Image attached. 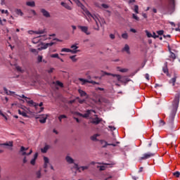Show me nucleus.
Wrapping results in <instances>:
<instances>
[{
    "mask_svg": "<svg viewBox=\"0 0 180 180\" xmlns=\"http://www.w3.org/2000/svg\"><path fill=\"white\" fill-rule=\"evenodd\" d=\"M65 160L68 164H74V159H72L70 155H67Z\"/></svg>",
    "mask_w": 180,
    "mask_h": 180,
    "instance_id": "21",
    "label": "nucleus"
},
{
    "mask_svg": "<svg viewBox=\"0 0 180 180\" xmlns=\"http://www.w3.org/2000/svg\"><path fill=\"white\" fill-rule=\"evenodd\" d=\"M95 116L96 117L92 119L91 123H94V124H99V123H101L102 120L98 117V115H95Z\"/></svg>",
    "mask_w": 180,
    "mask_h": 180,
    "instance_id": "17",
    "label": "nucleus"
},
{
    "mask_svg": "<svg viewBox=\"0 0 180 180\" xmlns=\"http://www.w3.org/2000/svg\"><path fill=\"white\" fill-rule=\"evenodd\" d=\"M46 31L44 30H39L37 31H34L35 34H44Z\"/></svg>",
    "mask_w": 180,
    "mask_h": 180,
    "instance_id": "32",
    "label": "nucleus"
},
{
    "mask_svg": "<svg viewBox=\"0 0 180 180\" xmlns=\"http://www.w3.org/2000/svg\"><path fill=\"white\" fill-rule=\"evenodd\" d=\"M179 105V94H176L172 103V110L169 116L168 122L170 124L174 123V119L175 118V115H176V110H178V106Z\"/></svg>",
    "mask_w": 180,
    "mask_h": 180,
    "instance_id": "2",
    "label": "nucleus"
},
{
    "mask_svg": "<svg viewBox=\"0 0 180 180\" xmlns=\"http://www.w3.org/2000/svg\"><path fill=\"white\" fill-rule=\"evenodd\" d=\"M85 13L87 16V20H94L96 26L94 27L95 30H99V26H102V25H105V19L101 18V16L98 14H92L91 12L86 11Z\"/></svg>",
    "mask_w": 180,
    "mask_h": 180,
    "instance_id": "1",
    "label": "nucleus"
},
{
    "mask_svg": "<svg viewBox=\"0 0 180 180\" xmlns=\"http://www.w3.org/2000/svg\"><path fill=\"white\" fill-rule=\"evenodd\" d=\"M101 135L99 134H96L90 137L91 140L92 141H98V137H99Z\"/></svg>",
    "mask_w": 180,
    "mask_h": 180,
    "instance_id": "22",
    "label": "nucleus"
},
{
    "mask_svg": "<svg viewBox=\"0 0 180 180\" xmlns=\"http://www.w3.org/2000/svg\"><path fill=\"white\" fill-rule=\"evenodd\" d=\"M63 119H67V115H61L58 117V120L61 123Z\"/></svg>",
    "mask_w": 180,
    "mask_h": 180,
    "instance_id": "36",
    "label": "nucleus"
},
{
    "mask_svg": "<svg viewBox=\"0 0 180 180\" xmlns=\"http://www.w3.org/2000/svg\"><path fill=\"white\" fill-rule=\"evenodd\" d=\"M40 41V37H37L32 39V43L36 44V43H39Z\"/></svg>",
    "mask_w": 180,
    "mask_h": 180,
    "instance_id": "35",
    "label": "nucleus"
},
{
    "mask_svg": "<svg viewBox=\"0 0 180 180\" xmlns=\"http://www.w3.org/2000/svg\"><path fill=\"white\" fill-rule=\"evenodd\" d=\"M38 156H39V153H36L34 155V158L32 160H31V161H30L31 165H34V164H36V160H37Z\"/></svg>",
    "mask_w": 180,
    "mask_h": 180,
    "instance_id": "19",
    "label": "nucleus"
},
{
    "mask_svg": "<svg viewBox=\"0 0 180 180\" xmlns=\"http://www.w3.org/2000/svg\"><path fill=\"white\" fill-rule=\"evenodd\" d=\"M108 127L110 128L111 131H113L114 130H116V127H115L114 126L110 125V126H108Z\"/></svg>",
    "mask_w": 180,
    "mask_h": 180,
    "instance_id": "55",
    "label": "nucleus"
},
{
    "mask_svg": "<svg viewBox=\"0 0 180 180\" xmlns=\"http://www.w3.org/2000/svg\"><path fill=\"white\" fill-rule=\"evenodd\" d=\"M70 4H72V1L71 0H68ZM74 2H75V4H77V5H78L80 8H82V6H84V5H82V3L81 1H79V0H73Z\"/></svg>",
    "mask_w": 180,
    "mask_h": 180,
    "instance_id": "27",
    "label": "nucleus"
},
{
    "mask_svg": "<svg viewBox=\"0 0 180 180\" xmlns=\"http://www.w3.org/2000/svg\"><path fill=\"white\" fill-rule=\"evenodd\" d=\"M176 82V76H174L173 78L170 79L169 83L172 84V86H174Z\"/></svg>",
    "mask_w": 180,
    "mask_h": 180,
    "instance_id": "31",
    "label": "nucleus"
},
{
    "mask_svg": "<svg viewBox=\"0 0 180 180\" xmlns=\"http://www.w3.org/2000/svg\"><path fill=\"white\" fill-rule=\"evenodd\" d=\"M44 168H47V167L49 166V163L50 162L49 158L44 156Z\"/></svg>",
    "mask_w": 180,
    "mask_h": 180,
    "instance_id": "20",
    "label": "nucleus"
},
{
    "mask_svg": "<svg viewBox=\"0 0 180 180\" xmlns=\"http://www.w3.org/2000/svg\"><path fill=\"white\" fill-rule=\"evenodd\" d=\"M48 115H41L39 117H36V119H39L40 123H46V120H47Z\"/></svg>",
    "mask_w": 180,
    "mask_h": 180,
    "instance_id": "10",
    "label": "nucleus"
},
{
    "mask_svg": "<svg viewBox=\"0 0 180 180\" xmlns=\"http://www.w3.org/2000/svg\"><path fill=\"white\" fill-rule=\"evenodd\" d=\"M60 5H62V6H63L64 8H65L66 9H68V11H71L72 8H71V6H70V5H68L67 3L65 2H61Z\"/></svg>",
    "mask_w": 180,
    "mask_h": 180,
    "instance_id": "24",
    "label": "nucleus"
},
{
    "mask_svg": "<svg viewBox=\"0 0 180 180\" xmlns=\"http://www.w3.org/2000/svg\"><path fill=\"white\" fill-rule=\"evenodd\" d=\"M30 51L32 53H34V54H37L39 53V51L36 49H30Z\"/></svg>",
    "mask_w": 180,
    "mask_h": 180,
    "instance_id": "48",
    "label": "nucleus"
},
{
    "mask_svg": "<svg viewBox=\"0 0 180 180\" xmlns=\"http://www.w3.org/2000/svg\"><path fill=\"white\" fill-rule=\"evenodd\" d=\"M110 39H112V40H113L115 39V34H110Z\"/></svg>",
    "mask_w": 180,
    "mask_h": 180,
    "instance_id": "64",
    "label": "nucleus"
},
{
    "mask_svg": "<svg viewBox=\"0 0 180 180\" xmlns=\"http://www.w3.org/2000/svg\"><path fill=\"white\" fill-rule=\"evenodd\" d=\"M134 11L135 12V13H139V6H134Z\"/></svg>",
    "mask_w": 180,
    "mask_h": 180,
    "instance_id": "47",
    "label": "nucleus"
},
{
    "mask_svg": "<svg viewBox=\"0 0 180 180\" xmlns=\"http://www.w3.org/2000/svg\"><path fill=\"white\" fill-rule=\"evenodd\" d=\"M4 91L6 92L7 95H12L13 94H14L13 91H8L6 89V88H4Z\"/></svg>",
    "mask_w": 180,
    "mask_h": 180,
    "instance_id": "40",
    "label": "nucleus"
},
{
    "mask_svg": "<svg viewBox=\"0 0 180 180\" xmlns=\"http://www.w3.org/2000/svg\"><path fill=\"white\" fill-rule=\"evenodd\" d=\"M29 150V148H25L24 146H21L20 150V154H21V155H30V154H32V153H33V150L32 149H30V153H26V151H27Z\"/></svg>",
    "mask_w": 180,
    "mask_h": 180,
    "instance_id": "5",
    "label": "nucleus"
},
{
    "mask_svg": "<svg viewBox=\"0 0 180 180\" xmlns=\"http://www.w3.org/2000/svg\"><path fill=\"white\" fill-rule=\"evenodd\" d=\"M78 92L82 98H86V99H88V94L86 92L84 91L81 89H78Z\"/></svg>",
    "mask_w": 180,
    "mask_h": 180,
    "instance_id": "16",
    "label": "nucleus"
},
{
    "mask_svg": "<svg viewBox=\"0 0 180 180\" xmlns=\"http://www.w3.org/2000/svg\"><path fill=\"white\" fill-rule=\"evenodd\" d=\"M164 124H165V122H164V120H160V123H159V126L160 127L164 126Z\"/></svg>",
    "mask_w": 180,
    "mask_h": 180,
    "instance_id": "53",
    "label": "nucleus"
},
{
    "mask_svg": "<svg viewBox=\"0 0 180 180\" xmlns=\"http://www.w3.org/2000/svg\"><path fill=\"white\" fill-rule=\"evenodd\" d=\"M75 57H77V56H75V55L70 56V60H72V61H73V63H76V61L77 60Z\"/></svg>",
    "mask_w": 180,
    "mask_h": 180,
    "instance_id": "42",
    "label": "nucleus"
},
{
    "mask_svg": "<svg viewBox=\"0 0 180 180\" xmlns=\"http://www.w3.org/2000/svg\"><path fill=\"white\" fill-rule=\"evenodd\" d=\"M39 41H45V40H47L48 39H51V38L47 37L46 35L39 36Z\"/></svg>",
    "mask_w": 180,
    "mask_h": 180,
    "instance_id": "30",
    "label": "nucleus"
},
{
    "mask_svg": "<svg viewBox=\"0 0 180 180\" xmlns=\"http://www.w3.org/2000/svg\"><path fill=\"white\" fill-rule=\"evenodd\" d=\"M41 13H42L43 16H44V18H51V15L50 13H49V11H47L46 9L42 8L41 9Z\"/></svg>",
    "mask_w": 180,
    "mask_h": 180,
    "instance_id": "15",
    "label": "nucleus"
},
{
    "mask_svg": "<svg viewBox=\"0 0 180 180\" xmlns=\"http://www.w3.org/2000/svg\"><path fill=\"white\" fill-rule=\"evenodd\" d=\"M77 171L81 172V171H85L89 168V165L79 167L78 165H75Z\"/></svg>",
    "mask_w": 180,
    "mask_h": 180,
    "instance_id": "11",
    "label": "nucleus"
},
{
    "mask_svg": "<svg viewBox=\"0 0 180 180\" xmlns=\"http://www.w3.org/2000/svg\"><path fill=\"white\" fill-rule=\"evenodd\" d=\"M162 71L167 75L169 74V72H168V62L165 63L164 67L162 68Z\"/></svg>",
    "mask_w": 180,
    "mask_h": 180,
    "instance_id": "18",
    "label": "nucleus"
},
{
    "mask_svg": "<svg viewBox=\"0 0 180 180\" xmlns=\"http://www.w3.org/2000/svg\"><path fill=\"white\" fill-rule=\"evenodd\" d=\"M29 13H30V15H33L34 16H36V15H37V13H36V11H35L34 10H30V11H29Z\"/></svg>",
    "mask_w": 180,
    "mask_h": 180,
    "instance_id": "45",
    "label": "nucleus"
},
{
    "mask_svg": "<svg viewBox=\"0 0 180 180\" xmlns=\"http://www.w3.org/2000/svg\"><path fill=\"white\" fill-rule=\"evenodd\" d=\"M173 175L176 176V178H179L180 172H175L173 173Z\"/></svg>",
    "mask_w": 180,
    "mask_h": 180,
    "instance_id": "50",
    "label": "nucleus"
},
{
    "mask_svg": "<svg viewBox=\"0 0 180 180\" xmlns=\"http://www.w3.org/2000/svg\"><path fill=\"white\" fill-rule=\"evenodd\" d=\"M70 48L72 49H70V53H72V54H77V53L79 51V50H77V49H78V46L75 44L72 45Z\"/></svg>",
    "mask_w": 180,
    "mask_h": 180,
    "instance_id": "14",
    "label": "nucleus"
},
{
    "mask_svg": "<svg viewBox=\"0 0 180 180\" xmlns=\"http://www.w3.org/2000/svg\"><path fill=\"white\" fill-rule=\"evenodd\" d=\"M19 115H21L23 117H27V113L25 110H18Z\"/></svg>",
    "mask_w": 180,
    "mask_h": 180,
    "instance_id": "29",
    "label": "nucleus"
},
{
    "mask_svg": "<svg viewBox=\"0 0 180 180\" xmlns=\"http://www.w3.org/2000/svg\"><path fill=\"white\" fill-rule=\"evenodd\" d=\"M26 6H31L32 8L36 6V3H34V1H27L26 2Z\"/></svg>",
    "mask_w": 180,
    "mask_h": 180,
    "instance_id": "28",
    "label": "nucleus"
},
{
    "mask_svg": "<svg viewBox=\"0 0 180 180\" xmlns=\"http://www.w3.org/2000/svg\"><path fill=\"white\" fill-rule=\"evenodd\" d=\"M16 70L20 72H23V70H22V68L20 66H16Z\"/></svg>",
    "mask_w": 180,
    "mask_h": 180,
    "instance_id": "52",
    "label": "nucleus"
},
{
    "mask_svg": "<svg viewBox=\"0 0 180 180\" xmlns=\"http://www.w3.org/2000/svg\"><path fill=\"white\" fill-rule=\"evenodd\" d=\"M78 28L80 29V30H82V32L83 33H85V34H86L87 36H89V34H91V31L88 30V27L79 25Z\"/></svg>",
    "mask_w": 180,
    "mask_h": 180,
    "instance_id": "6",
    "label": "nucleus"
},
{
    "mask_svg": "<svg viewBox=\"0 0 180 180\" xmlns=\"http://www.w3.org/2000/svg\"><path fill=\"white\" fill-rule=\"evenodd\" d=\"M51 58H60V56H58V53L51 54L50 56Z\"/></svg>",
    "mask_w": 180,
    "mask_h": 180,
    "instance_id": "41",
    "label": "nucleus"
},
{
    "mask_svg": "<svg viewBox=\"0 0 180 180\" xmlns=\"http://www.w3.org/2000/svg\"><path fill=\"white\" fill-rule=\"evenodd\" d=\"M79 81L82 82V85H85L86 84H93L94 85H95L96 84H98L94 81H89L88 79H85L82 78H79Z\"/></svg>",
    "mask_w": 180,
    "mask_h": 180,
    "instance_id": "9",
    "label": "nucleus"
},
{
    "mask_svg": "<svg viewBox=\"0 0 180 180\" xmlns=\"http://www.w3.org/2000/svg\"><path fill=\"white\" fill-rule=\"evenodd\" d=\"M132 16H133V18L135 19V20H140V18H139L137 17V15H135V14H132Z\"/></svg>",
    "mask_w": 180,
    "mask_h": 180,
    "instance_id": "58",
    "label": "nucleus"
},
{
    "mask_svg": "<svg viewBox=\"0 0 180 180\" xmlns=\"http://www.w3.org/2000/svg\"><path fill=\"white\" fill-rule=\"evenodd\" d=\"M0 115L1 116H2L3 117H4V119H6V120H8V117H6V115H4L3 113H2V111L0 110Z\"/></svg>",
    "mask_w": 180,
    "mask_h": 180,
    "instance_id": "59",
    "label": "nucleus"
},
{
    "mask_svg": "<svg viewBox=\"0 0 180 180\" xmlns=\"http://www.w3.org/2000/svg\"><path fill=\"white\" fill-rule=\"evenodd\" d=\"M61 51L63 53H71V49H67V48H63L61 49Z\"/></svg>",
    "mask_w": 180,
    "mask_h": 180,
    "instance_id": "39",
    "label": "nucleus"
},
{
    "mask_svg": "<svg viewBox=\"0 0 180 180\" xmlns=\"http://www.w3.org/2000/svg\"><path fill=\"white\" fill-rule=\"evenodd\" d=\"M169 4L172 5L173 8L175 7V0H169Z\"/></svg>",
    "mask_w": 180,
    "mask_h": 180,
    "instance_id": "46",
    "label": "nucleus"
},
{
    "mask_svg": "<svg viewBox=\"0 0 180 180\" xmlns=\"http://www.w3.org/2000/svg\"><path fill=\"white\" fill-rule=\"evenodd\" d=\"M91 113H96V112L94 110H88L84 114H81L79 112H75V115H76L77 116H81L82 117H89V116H91Z\"/></svg>",
    "mask_w": 180,
    "mask_h": 180,
    "instance_id": "4",
    "label": "nucleus"
},
{
    "mask_svg": "<svg viewBox=\"0 0 180 180\" xmlns=\"http://www.w3.org/2000/svg\"><path fill=\"white\" fill-rule=\"evenodd\" d=\"M122 39H125V40H127V39H129V34H127V33H124L122 34Z\"/></svg>",
    "mask_w": 180,
    "mask_h": 180,
    "instance_id": "43",
    "label": "nucleus"
},
{
    "mask_svg": "<svg viewBox=\"0 0 180 180\" xmlns=\"http://www.w3.org/2000/svg\"><path fill=\"white\" fill-rule=\"evenodd\" d=\"M169 50L170 51L169 58H172V60H175L176 58V56H175V53H172V51H171L170 48H169Z\"/></svg>",
    "mask_w": 180,
    "mask_h": 180,
    "instance_id": "33",
    "label": "nucleus"
},
{
    "mask_svg": "<svg viewBox=\"0 0 180 180\" xmlns=\"http://www.w3.org/2000/svg\"><path fill=\"white\" fill-rule=\"evenodd\" d=\"M36 175H37V178H41V172L40 171L37 172Z\"/></svg>",
    "mask_w": 180,
    "mask_h": 180,
    "instance_id": "49",
    "label": "nucleus"
},
{
    "mask_svg": "<svg viewBox=\"0 0 180 180\" xmlns=\"http://www.w3.org/2000/svg\"><path fill=\"white\" fill-rule=\"evenodd\" d=\"M117 70L120 71V72H127V71H129V70L126 68H117Z\"/></svg>",
    "mask_w": 180,
    "mask_h": 180,
    "instance_id": "37",
    "label": "nucleus"
},
{
    "mask_svg": "<svg viewBox=\"0 0 180 180\" xmlns=\"http://www.w3.org/2000/svg\"><path fill=\"white\" fill-rule=\"evenodd\" d=\"M77 99H78V102L79 103H85V102H86V98H83V99H81L79 98V97H77Z\"/></svg>",
    "mask_w": 180,
    "mask_h": 180,
    "instance_id": "38",
    "label": "nucleus"
},
{
    "mask_svg": "<svg viewBox=\"0 0 180 180\" xmlns=\"http://www.w3.org/2000/svg\"><path fill=\"white\" fill-rule=\"evenodd\" d=\"M37 61L38 63H41V61H43V56H39L37 58Z\"/></svg>",
    "mask_w": 180,
    "mask_h": 180,
    "instance_id": "51",
    "label": "nucleus"
},
{
    "mask_svg": "<svg viewBox=\"0 0 180 180\" xmlns=\"http://www.w3.org/2000/svg\"><path fill=\"white\" fill-rule=\"evenodd\" d=\"M152 37H153V39H158V37H159V36L155 34V32H153Z\"/></svg>",
    "mask_w": 180,
    "mask_h": 180,
    "instance_id": "60",
    "label": "nucleus"
},
{
    "mask_svg": "<svg viewBox=\"0 0 180 180\" xmlns=\"http://www.w3.org/2000/svg\"><path fill=\"white\" fill-rule=\"evenodd\" d=\"M53 44H56V42H50L46 44H42L41 46L38 49L39 51L40 50H46V49H48L49 47H51V46H53Z\"/></svg>",
    "mask_w": 180,
    "mask_h": 180,
    "instance_id": "7",
    "label": "nucleus"
},
{
    "mask_svg": "<svg viewBox=\"0 0 180 180\" xmlns=\"http://www.w3.org/2000/svg\"><path fill=\"white\" fill-rule=\"evenodd\" d=\"M56 84L58 85V86H63V84L60 81H57Z\"/></svg>",
    "mask_w": 180,
    "mask_h": 180,
    "instance_id": "62",
    "label": "nucleus"
},
{
    "mask_svg": "<svg viewBox=\"0 0 180 180\" xmlns=\"http://www.w3.org/2000/svg\"><path fill=\"white\" fill-rule=\"evenodd\" d=\"M1 13H6L8 15V10H1Z\"/></svg>",
    "mask_w": 180,
    "mask_h": 180,
    "instance_id": "63",
    "label": "nucleus"
},
{
    "mask_svg": "<svg viewBox=\"0 0 180 180\" xmlns=\"http://www.w3.org/2000/svg\"><path fill=\"white\" fill-rule=\"evenodd\" d=\"M154 155H155V154L151 153H145L139 158V160L141 161L143 160H148V158H151V157H154Z\"/></svg>",
    "mask_w": 180,
    "mask_h": 180,
    "instance_id": "8",
    "label": "nucleus"
},
{
    "mask_svg": "<svg viewBox=\"0 0 180 180\" xmlns=\"http://www.w3.org/2000/svg\"><path fill=\"white\" fill-rule=\"evenodd\" d=\"M53 71H54V68H51L48 70V72H49V74H51V72H53Z\"/></svg>",
    "mask_w": 180,
    "mask_h": 180,
    "instance_id": "61",
    "label": "nucleus"
},
{
    "mask_svg": "<svg viewBox=\"0 0 180 180\" xmlns=\"http://www.w3.org/2000/svg\"><path fill=\"white\" fill-rule=\"evenodd\" d=\"M50 146L46 145L43 148L41 149V153H46L49 151Z\"/></svg>",
    "mask_w": 180,
    "mask_h": 180,
    "instance_id": "26",
    "label": "nucleus"
},
{
    "mask_svg": "<svg viewBox=\"0 0 180 180\" xmlns=\"http://www.w3.org/2000/svg\"><path fill=\"white\" fill-rule=\"evenodd\" d=\"M15 12L17 15L22 16L23 15V12H22V10L17 8L15 10Z\"/></svg>",
    "mask_w": 180,
    "mask_h": 180,
    "instance_id": "34",
    "label": "nucleus"
},
{
    "mask_svg": "<svg viewBox=\"0 0 180 180\" xmlns=\"http://www.w3.org/2000/svg\"><path fill=\"white\" fill-rule=\"evenodd\" d=\"M157 33L159 36H162V34H164V30H159Z\"/></svg>",
    "mask_w": 180,
    "mask_h": 180,
    "instance_id": "54",
    "label": "nucleus"
},
{
    "mask_svg": "<svg viewBox=\"0 0 180 180\" xmlns=\"http://www.w3.org/2000/svg\"><path fill=\"white\" fill-rule=\"evenodd\" d=\"M25 102H27V103H28V105H30L31 106H34L35 109H37V107L39 106V103H34L33 100L27 99Z\"/></svg>",
    "mask_w": 180,
    "mask_h": 180,
    "instance_id": "12",
    "label": "nucleus"
},
{
    "mask_svg": "<svg viewBox=\"0 0 180 180\" xmlns=\"http://www.w3.org/2000/svg\"><path fill=\"white\" fill-rule=\"evenodd\" d=\"M100 171H105L106 169V167L105 166H100Z\"/></svg>",
    "mask_w": 180,
    "mask_h": 180,
    "instance_id": "57",
    "label": "nucleus"
},
{
    "mask_svg": "<svg viewBox=\"0 0 180 180\" xmlns=\"http://www.w3.org/2000/svg\"><path fill=\"white\" fill-rule=\"evenodd\" d=\"M122 51H126L127 54H130V46L129 45L125 44L124 47L122 49Z\"/></svg>",
    "mask_w": 180,
    "mask_h": 180,
    "instance_id": "25",
    "label": "nucleus"
},
{
    "mask_svg": "<svg viewBox=\"0 0 180 180\" xmlns=\"http://www.w3.org/2000/svg\"><path fill=\"white\" fill-rule=\"evenodd\" d=\"M112 77H113L114 82H116L117 81L118 82H122V84H127L130 79L126 77H122L120 75H112Z\"/></svg>",
    "mask_w": 180,
    "mask_h": 180,
    "instance_id": "3",
    "label": "nucleus"
},
{
    "mask_svg": "<svg viewBox=\"0 0 180 180\" xmlns=\"http://www.w3.org/2000/svg\"><path fill=\"white\" fill-rule=\"evenodd\" d=\"M0 146H6V147H13V142L9 141L4 143H0Z\"/></svg>",
    "mask_w": 180,
    "mask_h": 180,
    "instance_id": "23",
    "label": "nucleus"
},
{
    "mask_svg": "<svg viewBox=\"0 0 180 180\" xmlns=\"http://www.w3.org/2000/svg\"><path fill=\"white\" fill-rule=\"evenodd\" d=\"M102 8H104V9H108V8H109V6H108V4H103L101 5Z\"/></svg>",
    "mask_w": 180,
    "mask_h": 180,
    "instance_id": "56",
    "label": "nucleus"
},
{
    "mask_svg": "<svg viewBox=\"0 0 180 180\" xmlns=\"http://www.w3.org/2000/svg\"><path fill=\"white\" fill-rule=\"evenodd\" d=\"M145 33L146 34L147 37H153V34L148 32V30H146Z\"/></svg>",
    "mask_w": 180,
    "mask_h": 180,
    "instance_id": "44",
    "label": "nucleus"
},
{
    "mask_svg": "<svg viewBox=\"0 0 180 180\" xmlns=\"http://www.w3.org/2000/svg\"><path fill=\"white\" fill-rule=\"evenodd\" d=\"M100 143L103 144V147L105 148L108 147V146H112V147H116V144L115 143H108L105 141L104 140H101ZM104 144V145H103Z\"/></svg>",
    "mask_w": 180,
    "mask_h": 180,
    "instance_id": "13",
    "label": "nucleus"
}]
</instances>
